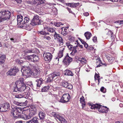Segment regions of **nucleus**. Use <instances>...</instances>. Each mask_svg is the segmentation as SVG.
Segmentation results:
<instances>
[{
	"label": "nucleus",
	"instance_id": "obj_1",
	"mask_svg": "<svg viewBox=\"0 0 123 123\" xmlns=\"http://www.w3.org/2000/svg\"><path fill=\"white\" fill-rule=\"evenodd\" d=\"M16 84L15 86L14 87L13 89V92H16L18 93H24V92H27L26 90V86L24 83V79L22 78H20L15 83Z\"/></svg>",
	"mask_w": 123,
	"mask_h": 123
},
{
	"label": "nucleus",
	"instance_id": "obj_2",
	"mask_svg": "<svg viewBox=\"0 0 123 123\" xmlns=\"http://www.w3.org/2000/svg\"><path fill=\"white\" fill-rule=\"evenodd\" d=\"M10 15L11 13L8 11L5 10L0 12V22L4 23L5 21L9 19Z\"/></svg>",
	"mask_w": 123,
	"mask_h": 123
},
{
	"label": "nucleus",
	"instance_id": "obj_3",
	"mask_svg": "<svg viewBox=\"0 0 123 123\" xmlns=\"http://www.w3.org/2000/svg\"><path fill=\"white\" fill-rule=\"evenodd\" d=\"M30 113L29 115H26L25 114H23L21 115L22 118L24 119H29L32 117L33 116L35 115L37 113L36 107L34 105H32L30 106Z\"/></svg>",
	"mask_w": 123,
	"mask_h": 123
},
{
	"label": "nucleus",
	"instance_id": "obj_4",
	"mask_svg": "<svg viewBox=\"0 0 123 123\" xmlns=\"http://www.w3.org/2000/svg\"><path fill=\"white\" fill-rule=\"evenodd\" d=\"M50 115L51 116H53L55 117V118L58 121V120H57V119L61 123H65L67 122L66 120L63 118L55 112H50Z\"/></svg>",
	"mask_w": 123,
	"mask_h": 123
},
{
	"label": "nucleus",
	"instance_id": "obj_5",
	"mask_svg": "<svg viewBox=\"0 0 123 123\" xmlns=\"http://www.w3.org/2000/svg\"><path fill=\"white\" fill-rule=\"evenodd\" d=\"M39 17L37 15L34 16L31 21V23L33 24V25H42L43 24V21L39 19Z\"/></svg>",
	"mask_w": 123,
	"mask_h": 123
},
{
	"label": "nucleus",
	"instance_id": "obj_6",
	"mask_svg": "<svg viewBox=\"0 0 123 123\" xmlns=\"http://www.w3.org/2000/svg\"><path fill=\"white\" fill-rule=\"evenodd\" d=\"M23 109L21 108L17 107L12 108L11 113L12 115L15 117H17L19 115V113H21L22 112Z\"/></svg>",
	"mask_w": 123,
	"mask_h": 123
},
{
	"label": "nucleus",
	"instance_id": "obj_7",
	"mask_svg": "<svg viewBox=\"0 0 123 123\" xmlns=\"http://www.w3.org/2000/svg\"><path fill=\"white\" fill-rule=\"evenodd\" d=\"M91 105V109H98V110L99 112L103 113V108H104V106L97 104H93L92 105Z\"/></svg>",
	"mask_w": 123,
	"mask_h": 123
},
{
	"label": "nucleus",
	"instance_id": "obj_8",
	"mask_svg": "<svg viewBox=\"0 0 123 123\" xmlns=\"http://www.w3.org/2000/svg\"><path fill=\"white\" fill-rule=\"evenodd\" d=\"M81 48H83V46L81 45H80L79 43H77V45L76 46L73 47V46L70 44V51L72 50V51L70 53V54L73 55H74L75 53L77 52L76 48L78 46Z\"/></svg>",
	"mask_w": 123,
	"mask_h": 123
},
{
	"label": "nucleus",
	"instance_id": "obj_9",
	"mask_svg": "<svg viewBox=\"0 0 123 123\" xmlns=\"http://www.w3.org/2000/svg\"><path fill=\"white\" fill-rule=\"evenodd\" d=\"M52 35H54L55 39L56 40L59 41V43L60 45L63 44V39L59 34H57L55 32Z\"/></svg>",
	"mask_w": 123,
	"mask_h": 123
},
{
	"label": "nucleus",
	"instance_id": "obj_10",
	"mask_svg": "<svg viewBox=\"0 0 123 123\" xmlns=\"http://www.w3.org/2000/svg\"><path fill=\"white\" fill-rule=\"evenodd\" d=\"M18 71V68L16 67H14L13 68L11 69L8 71L7 72V74L8 75L15 76Z\"/></svg>",
	"mask_w": 123,
	"mask_h": 123
},
{
	"label": "nucleus",
	"instance_id": "obj_11",
	"mask_svg": "<svg viewBox=\"0 0 123 123\" xmlns=\"http://www.w3.org/2000/svg\"><path fill=\"white\" fill-rule=\"evenodd\" d=\"M43 56L45 61L50 62L52 59V55L49 53L45 52L43 53Z\"/></svg>",
	"mask_w": 123,
	"mask_h": 123
},
{
	"label": "nucleus",
	"instance_id": "obj_12",
	"mask_svg": "<svg viewBox=\"0 0 123 123\" xmlns=\"http://www.w3.org/2000/svg\"><path fill=\"white\" fill-rule=\"evenodd\" d=\"M28 96V92L27 94L26 92H24V93H18L15 95V97L17 98H20L22 97L27 98Z\"/></svg>",
	"mask_w": 123,
	"mask_h": 123
},
{
	"label": "nucleus",
	"instance_id": "obj_13",
	"mask_svg": "<svg viewBox=\"0 0 123 123\" xmlns=\"http://www.w3.org/2000/svg\"><path fill=\"white\" fill-rule=\"evenodd\" d=\"M40 72V71L39 69L37 68H35L32 72V75L34 78L38 77L39 75Z\"/></svg>",
	"mask_w": 123,
	"mask_h": 123
},
{
	"label": "nucleus",
	"instance_id": "obj_14",
	"mask_svg": "<svg viewBox=\"0 0 123 123\" xmlns=\"http://www.w3.org/2000/svg\"><path fill=\"white\" fill-rule=\"evenodd\" d=\"M23 71L24 74L27 76H29L32 75V72L28 67H27L25 69L23 70Z\"/></svg>",
	"mask_w": 123,
	"mask_h": 123
},
{
	"label": "nucleus",
	"instance_id": "obj_15",
	"mask_svg": "<svg viewBox=\"0 0 123 123\" xmlns=\"http://www.w3.org/2000/svg\"><path fill=\"white\" fill-rule=\"evenodd\" d=\"M38 115L40 118V122L45 123V121L43 120L45 118V114L42 111H40L38 113Z\"/></svg>",
	"mask_w": 123,
	"mask_h": 123
},
{
	"label": "nucleus",
	"instance_id": "obj_16",
	"mask_svg": "<svg viewBox=\"0 0 123 123\" xmlns=\"http://www.w3.org/2000/svg\"><path fill=\"white\" fill-rule=\"evenodd\" d=\"M2 111L3 112L8 111L10 109V105L8 102L4 103L2 105Z\"/></svg>",
	"mask_w": 123,
	"mask_h": 123
},
{
	"label": "nucleus",
	"instance_id": "obj_17",
	"mask_svg": "<svg viewBox=\"0 0 123 123\" xmlns=\"http://www.w3.org/2000/svg\"><path fill=\"white\" fill-rule=\"evenodd\" d=\"M63 62L64 63L66 66H68L69 64V56L68 54L67 53L65 57L63 60Z\"/></svg>",
	"mask_w": 123,
	"mask_h": 123
},
{
	"label": "nucleus",
	"instance_id": "obj_18",
	"mask_svg": "<svg viewBox=\"0 0 123 123\" xmlns=\"http://www.w3.org/2000/svg\"><path fill=\"white\" fill-rule=\"evenodd\" d=\"M32 24H33L31 22L30 24H24L22 26L24 27V28H25L27 30L30 31L32 28L33 25H32Z\"/></svg>",
	"mask_w": 123,
	"mask_h": 123
},
{
	"label": "nucleus",
	"instance_id": "obj_19",
	"mask_svg": "<svg viewBox=\"0 0 123 123\" xmlns=\"http://www.w3.org/2000/svg\"><path fill=\"white\" fill-rule=\"evenodd\" d=\"M44 29H46L48 31L52 33H54L55 32L56 29L52 27H50L49 26H44Z\"/></svg>",
	"mask_w": 123,
	"mask_h": 123
},
{
	"label": "nucleus",
	"instance_id": "obj_20",
	"mask_svg": "<svg viewBox=\"0 0 123 123\" xmlns=\"http://www.w3.org/2000/svg\"><path fill=\"white\" fill-rule=\"evenodd\" d=\"M39 120H40V119L38 118L35 117L32 119L27 121L26 123H29L30 122H31V123H32V122H33L34 123H38L39 122H40L39 121Z\"/></svg>",
	"mask_w": 123,
	"mask_h": 123
},
{
	"label": "nucleus",
	"instance_id": "obj_21",
	"mask_svg": "<svg viewBox=\"0 0 123 123\" xmlns=\"http://www.w3.org/2000/svg\"><path fill=\"white\" fill-rule=\"evenodd\" d=\"M17 22L18 25H20L21 23L23 21V17L22 15H18L17 16Z\"/></svg>",
	"mask_w": 123,
	"mask_h": 123
},
{
	"label": "nucleus",
	"instance_id": "obj_22",
	"mask_svg": "<svg viewBox=\"0 0 123 123\" xmlns=\"http://www.w3.org/2000/svg\"><path fill=\"white\" fill-rule=\"evenodd\" d=\"M43 80L41 78L36 80V81L37 82V87H39L40 86V85L43 83Z\"/></svg>",
	"mask_w": 123,
	"mask_h": 123
},
{
	"label": "nucleus",
	"instance_id": "obj_23",
	"mask_svg": "<svg viewBox=\"0 0 123 123\" xmlns=\"http://www.w3.org/2000/svg\"><path fill=\"white\" fill-rule=\"evenodd\" d=\"M54 78V76L52 74L49 75V76L48 78L47 79V82H51V81H52L53 80Z\"/></svg>",
	"mask_w": 123,
	"mask_h": 123
},
{
	"label": "nucleus",
	"instance_id": "obj_24",
	"mask_svg": "<svg viewBox=\"0 0 123 123\" xmlns=\"http://www.w3.org/2000/svg\"><path fill=\"white\" fill-rule=\"evenodd\" d=\"M60 49L61 50L59 52L58 54V57L59 58H61L63 56V51L64 49V48L63 47H62L60 48Z\"/></svg>",
	"mask_w": 123,
	"mask_h": 123
},
{
	"label": "nucleus",
	"instance_id": "obj_25",
	"mask_svg": "<svg viewBox=\"0 0 123 123\" xmlns=\"http://www.w3.org/2000/svg\"><path fill=\"white\" fill-rule=\"evenodd\" d=\"M69 94L68 93L65 94L63 95L62 97L66 102H68L69 100Z\"/></svg>",
	"mask_w": 123,
	"mask_h": 123
},
{
	"label": "nucleus",
	"instance_id": "obj_26",
	"mask_svg": "<svg viewBox=\"0 0 123 123\" xmlns=\"http://www.w3.org/2000/svg\"><path fill=\"white\" fill-rule=\"evenodd\" d=\"M38 33L40 35L45 36L47 35H49V33L48 32L45 31H41L38 32Z\"/></svg>",
	"mask_w": 123,
	"mask_h": 123
},
{
	"label": "nucleus",
	"instance_id": "obj_27",
	"mask_svg": "<svg viewBox=\"0 0 123 123\" xmlns=\"http://www.w3.org/2000/svg\"><path fill=\"white\" fill-rule=\"evenodd\" d=\"M6 58L5 55H3L0 57V63L1 64H3L4 63Z\"/></svg>",
	"mask_w": 123,
	"mask_h": 123
},
{
	"label": "nucleus",
	"instance_id": "obj_28",
	"mask_svg": "<svg viewBox=\"0 0 123 123\" xmlns=\"http://www.w3.org/2000/svg\"><path fill=\"white\" fill-rule=\"evenodd\" d=\"M84 35L87 40L89 39L92 36L91 33L89 32H86L85 33Z\"/></svg>",
	"mask_w": 123,
	"mask_h": 123
},
{
	"label": "nucleus",
	"instance_id": "obj_29",
	"mask_svg": "<svg viewBox=\"0 0 123 123\" xmlns=\"http://www.w3.org/2000/svg\"><path fill=\"white\" fill-rule=\"evenodd\" d=\"M25 58L29 61L33 62V55L26 56Z\"/></svg>",
	"mask_w": 123,
	"mask_h": 123
},
{
	"label": "nucleus",
	"instance_id": "obj_30",
	"mask_svg": "<svg viewBox=\"0 0 123 123\" xmlns=\"http://www.w3.org/2000/svg\"><path fill=\"white\" fill-rule=\"evenodd\" d=\"M107 59L111 63H112L114 60V58L111 56H108L107 57Z\"/></svg>",
	"mask_w": 123,
	"mask_h": 123
},
{
	"label": "nucleus",
	"instance_id": "obj_31",
	"mask_svg": "<svg viewBox=\"0 0 123 123\" xmlns=\"http://www.w3.org/2000/svg\"><path fill=\"white\" fill-rule=\"evenodd\" d=\"M30 20L29 18L28 17H25L24 21L22 22V24L24 25V24H26V23H27Z\"/></svg>",
	"mask_w": 123,
	"mask_h": 123
},
{
	"label": "nucleus",
	"instance_id": "obj_32",
	"mask_svg": "<svg viewBox=\"0 0 123 123\" xmlns=\"http://www.w3.org/2000/svg\"><path fill=\"white\" fill-rule=\"evenodd\" d=\"M49 87L48 86H45L42 89L41 91L42 92H47L49 90Z\"/></svg>",
	"mask_w": 123,
	"mask_h": 123
},
{
	"label": "nucleus",
	"instance_id": "obj_33",
	"mask_svg": "<svg viewBox=\"0 0 123 123\" xmlns=\"http://www.w3.org/2000/svg\"><path fill=\"white\" fill-rule=\"evenodd\" d=\"M34 52L35 51L32 49H25L24 51V52L25 54H26L28 53H34Z\"/></svg>",
	"mask_w": 123,
	"mask_h": 123
},
{
	"label": "nucleus",
	"instance_id": "obj_34",
	"mask_svg": "<svg viewBox=\"0 0 123 123\" xmlns=\"http://www.w3.org/2000/svg\"><path fill=\"white\" fill-rule=\"evenodd\" d=\"M78 61L80 62V63H82V64H86V61L85 58H83L82 59H80L78 60Z\"/></svg>",
	"mask_w": 123,
	"mask_h": 123
},
{
	"label": "nucleus",
	"instance_id": "obj_35",
	"mask_svg": "<svg viewBox=\"0 0 123 123\" xmlns=\"http://www.w3.org/2000/svg\"><path fill=\"white\" fill-rule=\"evenodd\" d=\"M39 60V58L38 56L33 55V62H37Z\"/></svg>",
	"mask_w": 123,
	"mask_h": 123
},
{
	"label": "nucleus",
	"instance_id": "obj_36",
	"mask_svg": "<svg viewBox=\"0 0 123 123\" xmlns=\"http://www.w3.org/2000/svg\"><path fill=\"white\" fill-rule=\"evenodd\" d=\"M79 4V3H70V6L72 7H75L76 6H78V5Z\"/></svg>",
	"mask_w": 123,
	"mask_h": 123
},
{
	"label": "nucleus",
	"instance_id": "obj_37",
	"mask_svg": "<svg viewBox=\"0 0 123 123\" xmlns=\"http://www.w3.org/2000/svg\"><path fill=\"white\" fill-rule=\"evenodd\" d=\"M62 86L64 87L69 88L68 87V84L67 82H63L62 84Z\"/></svg>",
	"mask_w": 123,
	"mask_h": 123
},
{
	"label": "nucleus",
	"instance_id": "obj_38",
	"mask_svg": "<svg viewBox=\"0 0 123 123\" xmlns=\"http://www.w3.org/2000/svg\"><path fill=\"white\" fill-rule=\"evenodd\" d=\"M37 3L39 5L43 4L44 1V0H35Z\"/></svg>",
	"mask_w": 123,
	"mask_h": 123
},
{
	"label": "nucleus",
	"instance_id": "obj_39",
	"mask_svg": "<svg viewBox=\"0 0 123 123\" xmlns=\"http://www.w3.org/2000/svg\"><path fill=\"white\" fill-rule=\"evenodd\" d=\"M52 74H53L55 78L56 77L59 76L60 75V73L59 72H55Z\"/></svg>",
	"mask_w": 123,
	"mask_h": 123
},
{
	"label": "nucleus",
	"instance_id": "obj_40",
	"mask_svg": "<svg viewBox=\"0 0 123 123\" xmlns=\"http://www.w3.org/2000/svg\"><path fill=\"white\" fill-rule=\"evenodd\" d=\"M100 91L104 93H105L106 91V89L104 87H102L100 89Z\"/></svg>",
	"mask_w": 123,
	"mask_h": 123
},
{
	"label": "nucleus",
	"instance_id": "obj_41",
	"mask_svg": "<svg viewBox=\"0 0 123 123\" xmlns=\"http://www.w3.org/2000/svg\"><path fill=\"white\" fill-rule=\"evenodd\" d=\"M62 23L61 22L55 23H54V25L57 27L60 26V25H62Z\"/></svg>",
	"mask_w": 123,
	"mask_h": 123
},
{
	"label": "nucleus",
	"instance_id": "obj_42",
	"mask_svg": "<svg viewBox=\"0 0 123 123\" xmlns=\"http://www.w3.org/2000/svg\"><path fill=\"white\" fill-rule=\"evenodd\" d=\"M64 74L68 76L69 75V70H66L64 72Z\"/></svg>",
	"mask_w": 123,
	"mask_h": 123
},
{
	"label": "nucleus",
	"instance_id": "obj_43",
	"mask_svg": "<svg viewBox=\"0 0 123 123\" xmlns=\"http://www.w3.org/2000/svg\"><path fill=\"white\" fill-rule=\"evenodd\" d=\"M46 7H47L48 8H50L52 7L53 5V4H46Z\"/></svg>",
	"mask_w": 123,
	"mask_h": 123
},
{
	"label": "nucleus",
	"instance_id": "obj_44",
	"mask_svg": "<svg viewBox=\"0 0 123 123\" xmlns=\"http://www.w3.org/2000/svg\"><path fill=\"white\" fill-rule=\"evenodd\" d=\"M107 31L108 32V33L106 34H108L109 35H110L111 36V37H112V35L113 34V33L111 31H109L108 29H107Z\"/></svg>",
	"mask_w": 123,
	"mask_h": 123
},
{
	"label": "nucleus",
	"instance_id": "obj_45",
	"mask_svg": "<svg viewBox=\"0 0 123 123\" xmlns=\"http://www.w3.org/2000/svg\"><path fill=\"white\" fill-rule=\"evenodd\" d=\"M49 94H51L52 95V97L55 98L56 99H57V96L55 94H52L51 92H50L49 93Z\"/></svg>",
	"mask_w": 123,
	"mask_h": 123
},
{
	"label": "nucleus",
	"instance_id": "obj_46",
	"mask_svg": "<svg viewBox=\"0 0 123 123\" xmlns=\"http://www.w3.org/2000/svg\"><path fill=\"white\" fill-rule=\"evenodd\" d=\"M60 102L62 103H66V102H65V100H64L63 98L62 97L60 99L59 101Z\"/></svg>",
	"mask_w": 123,
	"mask_h": 123
},
{
	"label": "nucleus",
	"instance_id": "obj_47",
	"mask_svg": "<svg viewBox=\"0 0 123 123\" xmlns=\"http://www.w3.org/2000/svg\"><path fill=\"white\" fill-rule=\"evenodd\" d=\"M43 37L44 38H45L48 40L50 41L51 40V38L49 36H47L46 35L45 36H44Z\"/></svg>",
	"mask_w": 123,
	"mask_h": 123
},
{
	"label": "nucleus",
	"instance_id": "obj_48",
	"mask_svg": "<svg viewBox=\"0 0 123 123\" xmlns=\"http://www.w3.org/2000/svg\"><path fill=\"white\" fill-rule=\"evenodd\" d=\"M70 41L72 42L74 41V37H73L72 36H70Z\"/></svg>",
	"mask_w": 123,
	"mask_h": 123
},
{
	"label": "nucleus",
	"instance_id": "obj_49",
	"mask_svg": "<svg viewBox=\"0 0 123 123\" xmlns=\"http://www.w3.org/2000/svg\"><path fill=\"white\" fill-rule=\"evenodd\" d=\"M16 63L18 64L21 65L23 63V62L22 61H20L19 60H17L16 61Z\"/></svg>",
	"mask_w": 123,
	"mask_h": 123
},
{
	"label": "nucleus",
	"instance_id": "obj_50",
	"mask_svg": "<svg viewBox=\"0 0 123 123\" xmlns=\"http://www.w3.org/2000/svg\"><path fill=\"white\" fill-rule=\"evenodd\" d=\"M108 108H107V109H106L105 108V107H104V108H103V113L107 112L108 111Z\"/></svg>",
	"mask_w": 123,
	"mask_h": 123
},
{
	"label": "nucleus",
	"instance_id": "obj_51",
	"mask_svg": "<svg viewBox=\"0 0 123 123\" xmlns=\"http://www.w3.org/2000/svg\"><path fill=\"white\" fill-rule=\"evenodd\" d=\"M13 103L14 104L16 105H19L20 102H16L15 101H14L13 102Z\"/></svg>",
	"mask_w": 123,
	"mask_h": 123
},
{
	"label": "nucleus",
	"instance_id": "obj_52",
	"mask_svg": "<svg viewBox=\"0 0 123 123\" xmlns=\"http://www.w3.org/2000/svg\"><path fill=\"white\" fill-rule=\"evenodd\" d=\"M80 102H83L85 101L84 98L83 97H81L80 98Z\"/></svg>",
	"mask_w": 123,
	"mask_h": 123
},
{
	"label": "nucleus",
	"instance_id": "obj_53",
	"mask_svg": "<svg viewBox=\"0 0 123 123\" xmlns=\"http://www.w3.org/2000/svg\"><path fill=\"white\" fill-rule=\"evenodd\" d=\"M67 32H67L62 31L61 33L63 35L65 36L67 34Z\"/></svg>",
	"mask_w": 123,
	"mask_h": 123
},
{
	"label": "nucleus",
	"instance_id": "obj_54",
	"mask_svg": "<svg viewBox=\"0 0 123 123\" xmlns=\"http://www.w3.org/2000/svg\"><path fill=\"white\" fill-rule=\"evenodd\" d=\"M93 42H95L97 41V38L96 37H94L92 39Z\"/></svg>",
	"mask_w": 123,
	"mask_h": 123
},
{
	"label": "nucleus",
	"instance_id": "obj_55",
	"mask_svg": "<svg viewBox=\"0 0 123 123\" xmlns=\"http://www.w3.org/2000/svg\"><path fill=\"white\" fill-rule=\"evenodd\" d=\"M84 15L86 16H87L89 15V13L88 12H86L84 13H83Z\"/></svg>",
	"mask_w": 123,
	"mask_h": 123
},
{
	"label": "nucleus",
	"instance_id": "obj_56",
	"mask_svg": "<svg viewBox=\"0 0 123 123\" xmlns=\"http://www.w3.org/2000/svg\"><path fill=\"white\" fill-rule=\"evenodd\" d=\"M84 46L86 48H87V47H88V45L86 42L85 43V44H84Z\"/></svg>",
	"mask_w": 123,
	"mask_h": 123
},
{
	"label": "nucleus",
	"instance_id": "obj_57",
	"mask_svg": "<svg viewBox=\"0 0 123 123\" xmlns=\"http://www.w3.org/2000/svg\"><path fill=\"white\" fill-rule=\"evenodd\" d=\"M83 102H80V103L82 105V106L83 107L86 104L85 102V101H83Z\"/></svg>",
	"mask_w": 123,
	"mask_h": 123
},
{
	"label": "nucleus",
	"instance_id": "obj_58",
	"mask_svg": "<svg viewBox=\"0 0 123 123\" xmlns=\"http://www.w3.org/2000/svg\"><path fill=\"white\" fill-rule=\"evenodd\" d=\"M22 104L24 106H25L27 105V102L26 101H25V102L22 103Z\"/></svg>",
	"mask_w": 123,
	"mask_h": 123
},
{
	"label": "nucleus",
	"instance_id": "obj_59",
	"mask_svg": "<svg viewBox=\"0 0 123 123\" xmlns=\"http://www.w3.org/2000/svg\"><path fill=\"white\" fill-rule=\"evenodd\" d=\"M89 48L88 49H89L90 50H92L93 49V48L92 47V46H90Z\"/></svg>",
	"mask_w": 123,
	"mask_h": 123
},
{
	"label": "nucleus",
	"instance_id": "obj_60",
	"mask_svg": "<svg viewBox=\"0 0 123 123\" xmlns=\"http://www.w3.org/2000/svg\"><path fill=\"white\" fill-rule=\"evenodd\" d=\"M18 3H20L22 2V0H15Z\"/></svg>",
	"mask_w": 123,
	"mask_h": 123
},
{
	"label": "nucleus",
	"instance_id": "obj_61",
	"mask_svg": "<svg viewBox=\"0 0 123 123\" xmlns=\"http://www.w3.org/2000/svg\"><path fill=\"white\" fill-rule=\"evenodd\" d=\"M80 41L83 44H85V43H86V42H84L83 40H82L81 39H80Z\"/></svg>",
	"mask_w": 123,
	"mask_h": 123
},
{
	"label": "nucleus",
	"instance_id": "obj_62",
	"mask_svg": "<svg viewBox=\"0 0 123 123\" xmlns=\"http://www.w3.org/2000/svg\"><path fill=\"white\" fill-rule=\"evenodd\" d=\"M66 45L69 48V42H68L66 43Z\"/></svg>",
	"mask_w": 123,
	"mask_h": 123
},
{
	"label": "nucleus",
	"instance_id": "obj_63",
	"mask_svg": "<svg viewBox=\"0 0 123 123\" xmlns=\"http://www.w3.org/2000/svg\"><path fill=\"white\" fill-rule=\"evenodd\" d=\"M120 20H118L114 22V23H118L120 25V22H119Z\"/></svg>",
	"mask_w": 123,
	"mask_h": 123
},
{
	"label": "nucleus",
	"instance_id": "obj_64",
	"mask_svg": "<svg viewBox=\"0 0 123 123\" xmlns=\"http://www.w3.org/2000/svg\"><path fill=\"white\" fill-rule=\"evenodd\" d=\"M74 75V74L73 73H72V72H71L70 70V75L71 76H73Z\"/></svg>",
	"mask_w": 123,
	"mask_h": 123
}]
</instances>
